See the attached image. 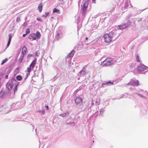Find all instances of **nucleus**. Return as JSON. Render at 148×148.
Masks as SVG:
<instances>
[{"label": "nucleus", "instance_id": "nucleus-5", "mask_svg": "<svg viewBox=\"0 0 148 148\" xmlns=\"http://www.w3.org/2000/svg\"><path fill=\"white\" fill-rule=\"evenodd\" d=\"M82 99L80 97H78L76 98L75 102L79 108H81L82 105Z\"/></svg>", "mask_w": 148, "mask_h": 148}, {"label": "nucleus", "instance_id": "nucleus-21", "mask_svg": "<svg viewBox=\"0 0 148 148\" xmlns=\"http://www.w3.org/2000/svg\"><path fill=\"white\" fill-rule=\"evenodd\" d=\"M16 79L18 81H21L22 79V77L20 75H18L16 77Z\"/></svg>", "mask_w": 148, "mask_h": 148}, {"label": "nucleus", "instance_id": "nucleus-2", "mask_svg": "<svg viewBox=\"0 0 148 148\" xmlns=\"http://www.w3.org/2000/svg\"><path fill=\"white\" fill-rule=\"evenodd\" d=\"M82 14L85 15L86 12L87 8L88 5V1H86V0H84L82 2Z\"/></svg>", "mask_w": 148, "mask_h": 148}, {"label": "nucleus", "instance_id": "nucleus-38", "mask_svg": "<svg viewBox=\"0 0 148 148\" xmlns=\"http://www.w3.org/2000/svg\"><path fill=\"white\" fill-rule=\"evenodd\" d=\"M77 23L78 24L79 23L80 21V17L79 16H78V17L77 18Z\"/></svg>", "mask_w": 148, "mask_h": 148}, {"label": "nucleus", "instance_id": "nucleus-12", "mask_svg": "<svg viewBox=\"0 0 148 148\" xmlns=\"http://www.w3.org/2000/svg\"><path fill=\"white\" fill-rule=\"evenodd\" d=\"M5 92L3 90V89H2L0 92V97L3 98L5 96Z\"/></svg>", "mask_w": 148, "mask_h": 148}, {"label": "nucleus", "instance_id": "nucleus-41", "mask_svg": "<svg viewBox=\"0 0 148 148\" xmlns=\"http://www.w3.org/2000/svg\"><path fill=\"white\" fill-rule=\"evenodd\" d=\"M60 33H57V34L56 36V38H57V39H58L59 38V36H60Z\"/></svg>", "mask_w": 148, "mask_h": 148}, {"label": "nucleus", "instance_id": "nucleus-26", "mask_svg": "<svg viewBox=\"0 0 148 148\" xmlns=\"http://www.w3.org/2000/svg\"><path fill=\"white\" fill-rule=\"evenodd\" d=\"M49 14V12H46L45 14L43 15L42 16L46 18Z\"/></svg>", "mask_w": 148, "mask_h": 148}, {"label": "nucleus", "instance_id": "nucleus-56", "mask_svg": "<svg viewBox=\"0 0 148 148\" xmlns=\"http://www.w3.org/2000/svg\"><path fill=\"white\" fill-rule=\"evenodd\" d=\"M35 77V76H34V75L32 77V78H33V77Z\"/></svg>", "mask_w": 148, "mask_h": 148}, {"label": "nucleus", "instance_id": "nucleus-44", "mask_svg": "<svg viewBox=\"0 0 148 148\" xmlns=\"http://www.w3.org/2000/svg\"><path fill=\"white\" fill-rule=\"evenodd\" d=\"M99 101H98V102L97 101L95 103H96V105H99Z\"/></svg>", "mask_w": 148, "mask_h": 148}, {"label": "nucleus", "instance_id": "nucleus-4", "mask_svg": "<svg viewBox=\"0 0 148 148\" xmlns=\"http://www.w3.org/2000/svg\"><path fill=\"white\" fill-rule=\"evenodd\" d=\"M108 34L110 36L112 37V39L114 40H116L118 37V35L117 34V32L116 30H113Z\"/></svg>", "mask_w": 148, "mask_h": 148}, {"label": "nucleus", "instance_id": "nucleus-25", "mask_svg": "<svg viewBox=\"0 0 148 148\" xmlns=\"http://www.w3.org/2000/svg\"><path fill=\"white\" fill-rule=\"evenodd\" d=\"M124 7H122V8H124V9H126L128 7V5L127 2H125V5H124Z\"/></svg>", "mask_w": 148, "mask_h": 148}, {"label": "nucleus", "instance_id": "nucleus-29", "mask_svg": "<svg viewBox=\"0 0 148 148\" xmlns=\"http://www.w3.org/2000/svg\"><path fill=\"white\" fill-rule=\"evenodd\" d=\"M6 71H7V73H6V74H9L10 73V72H11V71L10 69L9 68H7L6 69L5 72H6Z\"/></svg>", "mask_w": 148, "mask_h": 148}, {"label": "nucleus", "instance_id": "nucleus-50", "mask_svg": "<svg viewBox=\"0 0 148 148\" xmlns=\"http://www.w3.org/2000/svg\"><path fill=\"white\" fill-rule=\"evenodd\" d=\"M22 55L21 56H23V57H24V55H25L26 53H25V52H22Z\"/></svg>", "mask_w": 148, "mask_h": 148}, {"label": "nucleus", "instance_id": "nucleus-35", "mask_svg": "<svg viewBox=\"0 0 148 148\" xmlns=\"http://www.w3.org/2000/svg\"><path fill=\"white\" fill-rule=\"evenodd\" d=\"M31 67L30 66L29 67H28L27 68V72L28 73H30L31 72Z\"/></svg>", "mask_w": 148, "mask_h": 148}, {"label": "nucleus", "instance_id": "nucleus-16", "mask_svg": "<svg viewBox=\"0 0 148 148\" xmlns=\"http://www.w3.org/2000/svg\"><path fill=\"white\" fill-rule=\"evenodd\" d=\"M75 53L74 50H72L68 55V58L72 57Z\"/></svg>", "mask_w": 148, "mask_h": 148}, {"label": "nucleus", "instance_id": "nucleus-57", "mask_svg": "<svg viewBox=\"0 0 148 148\" xmlns=\"http://www.w3.org/2000/svg\"><path fill=\"white\" fill-rule=\"evenodd\" d=\"M93 104H94V103H93V102H92V105H93Z\"/></svg>", "mask_w": 148, "mask_h": 148}, {"label": "nucleus", "instance_id": "nucleus-17", "mask_svg": "<svg viewBox=\"0 0 148 148\" xmlns=\"http://www.w3.org/2000/svg\"><path fill=\"white\" fill-rule=\"evenodd\" d=\"M69 115V113L68 112H66L65 113L61 114L59 115L60 116H61L62 117H65Z\"/></svg>", "mask_w": 148, "mask_h": 148}, {"label": "nucleus", "instance_id": "nucleus-8", "mask_svg": "<svg viewBox=\"0 0 148 148\" xmlns=\"http://www.w3.org/2000/svg\"><path fill=\"white\" fill-rule=\"evenodd\" d=\"M87 72L85 68H83L82 70L80 71L78 73L79 75H84L86 74Z\"/></svg>", "mask_w": 148, "mask_h": 148}, {"label": "nucleus", "instance_id": "nucleus-9", "mask_svg": "<svg viewBox=\"0 0 148 148\" xmlns=\"http://www.w3.org/2000/svg\"><path fill=\"white\" fill-rule=\"evenodd\" d=\"M37 58H35L34 59V60L32 62V63L30 64V66L31 67L32 69H33V68L34 67L35 64L37 61Z\"/></svg>", "mask_w": 148, "mask_h": 148}, {"label": "nucleus", "instance_id": "nucleus-31", "mask_svg": "<svg viewBox=\"0 0 148 148\" xmlns=\"http://www.w3.org/2000/svg\"><path fill=\"white\" fill-rule=\"evenodd\" d=\"M37 112L40 113L41 114H44L45 113V111L44 110H39L38 111H37Z\"/></svg>", "mask_w": 148, "mask_h": 148}, {"label": "nucleus", "instance_id": "nucleus-47", "mask_svg": "<svg viewBox=\"0 0 148 148\" xmlns=\"http://www.w3.org/2000/svg\"><path fill=\"white\" fill-rule=\"evenodd\" d=\"M27 35V34H23V37H25Z\"/></svg>", "mask_w": 148, "mask_h": 148}, {"label": "nucleus", "instance_id": "nucleus-42", "mask_svg": "<svg viewBox=\"0 0 148 148\" xmlns=\"http://www.w3.org/2000/svg\"><path fill=\"white\" fill-rule=\"evenodd\" d=\"M10 43H11L10 42H8V43L7 44V45L6 46L7 48H8L9 46V45H10Z\"/></svg>", "mask_w": 148, "mask_h": 148}, {"label": "nucleus", "instance_id": "nucleus-7", "mask_svg": "<svg viewBox=\"0 0 148 148\" xmlns=\"http://www.w3.org/2000/svg\"><path fill=\"white\" fill-rule=\"evenodd\" d=\"M127 84L133 86H138L139 85V83L138 80H135L134 81H131L129 82Z\"/></svg>", "mask_w": 148, "mask_h": 148}, {"label": "nucleus", "instance_id": "nucleus-28", "mask_svg": "<svg viewBox=\"0 0 148 148\" xmlns=\"http://www.w3.org/2000/svg\"><path fill=\"white\" fill-rule=\"evenodd\" d=\"M59 12V10H58L56 8H55L54 9L53 13H58Z\"/></svg>", "mask_w": 148, "mask_h": 148}, {"label": "nucleus", "instance_id": "nucleus-19", "mask_svg": "<svg viewBox=\"0 0 148 148\" xmlns=\"http://www.w3.org/2000/svg\"><path fill=\"white\" fill-rule=\"evenodd\" d=\"M132 23L131 21L129 20H128L127 22L125 23V25L126 26V27H129L130 25Z\"/></svg>", "mask_w": 148, "mask_h": 148}, {"label": "nucleus", "instance_id": "nucleus-10", "mask_svg": "<svg viewBox=\"0 0 148 148\" xmlns=\"http://www.w3.org/2000/svg\"><path fill=\"white\" fill-rule=\"evenodd\" d=\"M35 34L33 33L30 34L28 36V38L31 40H36Z\"/></svg>", "mask_w": 148, "mask_h": 148}, {"label": "nucleus", "instance_id": "nucleus-55", "mask_svg": "<svg viewBox=\"0 0 148 148\" xmlns=\"http://www.w3.org/2000/svg\"><path fill=\"white\" fill-rule=\"evenodd\" d=\"M96 0H92V1H95Z\"/></svg>", "mask_w": 148, "mask_h": 148}, {"label": "nucleus", "instance_id": "nucleus-30", "mask_svg": "<svg viewBox=\"0 0 148 148\" xmlns=\"http://www.w3.org/2000/svg\"><path fill=\"white\" fill-rule=\"evenodd\" d=\"M8 60L7 58H5L2 61V63H1V64L3 65Z\"/></svg>", "mask_w": 148, "mask_h": 148}, {"label": "nucleus", "instance_id": "nucleus-6", "mask_svg": "<svg viewBox=\"0 0 148 148\" xmlns=\"http://www.w3.org/2000/svg\"><path fill=\"white\" fill-rule=\"evenodd\" d=\"M104 41L106 42H110L112 40V37L110 36L108 33L105 34L103 36Z\"/></svg>", "mask_w": 148, "mask_h": 148}, {"label": "nucleus", "instance_id": "nucleus-14", "mask_svg": "<svg viewBox=\"0 0 148 148\" xmlns=\"http://www.w3.org/2000/svg\"><path fill=\"white\" fill-rule=\"evenodd\" d=\"M35 36L36 38H37L38 39H39L41 37V34L38 31H37L36 32V34H35Z\"/></svg>", "mask_w": 148, "mask_h": 148}, {"label": "nucleus", "instance_id": "nucleus-11", "mask_svg": "<svg viewBox=\"0 0 148 148\" xmlns=\"http://www.w3.org/2000/svg\"><path fill=\"white\" fill-rule=\"evenodd\" d=\"M113 84V82H112L110 81H109L107 82L103 83L102 84V86L104 87L105 85L110 86L112 85Z\"/></svg>", "mask_w": 148, "mask_h": 148}, {"label": "nucleus", "instance_id": "nucleus-13", "mask_svg": "<svg viewBox=\"0 0 148 148\" xmlns=\"http://www.w3.org/2000/svg\"><path fill=\"white\" fill-rule=\"evenodd\" d=\"M6 87L8 89L11 90L13 87L12 85L10 83L8 82L6 84Z\"/></svg>", "mask_w": 148, "mask_h": 148}, {"label": "nucleus", "instance_id": "nucleus-18", "mask_svg": "<svg viewBox=\"0 0 148 148\" xmlns=\"http://www.w3.org/2000/svg\"><path fill=\"white\" fill-rule=\"evenodd\" d=\"M119 27V29H122L126 28V26L125 23L121 25H120L118 26Z\"/></svg>", "mask_w": 148, "mask_h": 148}, {"label": "nucleus", "instance_id": "nucleus-23", "mask_svg": "<svg viewBox=\"0 0 148 148\" xmlns=\"http://www.w3.org/2000/svg\"><path fill=\"white\" fill-rule=\"evenodd\" d=\"M19 82H18L17 84H16V85L15 87L14 88V93H15L16 91H17V86L19 84Z\"/></svg>", "mask_w": 148, "mask_h": 148}, {"label": "nucleus", "instance_id": "nucleus-37", "mask_svg": "<svg viewBox=\"0 0 148 148\" xmlns=\"http://www.w3.org/2000/svg\"><path fill=\"white\" fill-rule=\"evenodd\" d=\"M140 59V58L139 57V56H138V55H137V56L136 58V60L138 61L139 62H140V60H139Z\"/></svg>", "mask_w": 148, "mask_h": 148}, {"label": "nucleus", "instance_id": "nucleus-32", "mask_svg": "<svg viewBox=\"0 0 148 148\" xmlns=\"http://www.w3.org/2000/svg\"><path fill=\"white\" fill-rule=\"evenodd\" d=\"M136 94H137L138 96L140 97H141L143 98H146V97L145 96H144L143 95H142L141 94H140L139 93H136Z\"/></svg>", "mask_w": 148, "mask_h": 148}, {"label": "nucleus", "instance_id": "nucleus-58", "mask_svg": "<svg viewBox=\"0 0 148 148\" xmlns=\"http://www.w3.org/2000/svg\"><path fill=\"white\" fill-rule=\"evenodd\" d=\"M36 130H37V129H36Z\"/></svg>", "mask_w": 148, "mask_h": 148}, {"label": "nucleus", "instance_id": "nucleus-40", "mask_svg": "<svg viewBox=\"0 0 148 148\" xmlns=\"http://www.w3.org/2000/svg\"><path fill=\"white\" fill-rule=\"evenodd\" d=\"M36 19L37 21H40L41 22H42L43 21L40 18H37Z\"/></svg>", "mask_w": 148, "mask_h": 148}, {"label": "nucleus", "instance_id": "nucleus-51", "mask_svg": "<svg viewBox=\"0 0 148 148\" xmlns=\"http://www.w3.org/2000/svg\"><path fill=\"white\" fill-rule=\"evenodd\" d=\"M45 107L46 108L47 110H48L49 106H46Z\"/></svg>", "mask_w": 148, "mask_h": 148}, {"label": "nucleus", "instance_id": "nucleus-36", "mask_svg": "<svg viewBox=\"0 0 148 148\" xmlns=\"http://www.w3.org/2000/svg\"><path fill=\"white\" fill-rule=\"evenodd\" d=\"M23 56H22L21 55V56L19 59V61L20 62H21L23 60Z\"/></svg>", "mask_w": 148, "mask_h": 148}, {"label": "nucleus", "instance_id": "nucleus-53", "mask_svg": "<svg viewBox=\"0 0 148 148\" xmlns=\"http://www.w3.org/2000/svg\"><path fill=\"white\" fill-rule=\"evenodd\" d=\"M27 77H28V75H27V76L26 77L25 79V80H26V79L27 78Z\"/></svg>", "mask_w": 148, "mask_h": 148}, {"label": "nucleus", "instance_id": "nucleus-34", "mask_svg": "<svg viewBox=\"0 0 148 148\" xmlns=\"http://www.w3.org/2000/svg\"><path fill=\"white\" fill-rule=\"evenodd\" d=\"M30 30L29 28H28L26 30V34H28L30 33Z\"/></svg>", "mask_w": 148, "mask_h": 148}, {"label": "nucleus", "instance_id": "nucleus-49", "mask_svg": "<svg viewBox=\"0 0 148 148\" xmlns=\"http://www.w3.org/2000/svg\"><path fill=\"white\" fill-rule=\"evenodd\" d=\"M8 74L7 75H6L5 76V79H8Z\"/></svg>", "mask_w": 148, "mask_h": 148}, {"label": "nucleus", "instance_id": "nucleus-20", "mask_svg": "<svg viewBox=\"0 0 148 148\" xmlns=\"http://www.w3.org/2000/svg\"><path fill=\"white\" fill-rule=\"evenodd\" d=\"M10 90H9L8 89L7 90H6L5 92V95H8L10 96L11 95V92H10Z\"/></svg>", "mask_w": 148, "mask_h": 148}, {"label": "nucleus", "instance_id": "nucleus-45", "mask_svg": "<svg viewBox=\"0 0 148 148\" xmlns=\"http://www.w3.org/2000/svg\"><path fill=\"white\" fill-rule=\"evenodd\" d=\"M81 89V88H78L77 89L76 91H75V92H77L78 91H79Z\"/></svg>", "mask_w": 148, "mask_h": 148}, {"label": "nucleus", "instance_id": "nucleus-22", "mask_svg": "<svg viewBox=\"0 0 148 148\" xmlns=\"http://www.w3.org/2000/svg\"><path fill=\"white\" fill-rule=\"evenodd\" d=\"M27 48L25 46H24L22 49V52H25L26 53L27 51Z\"/></svg>", "mask_w": 148, "mask_h": 148}, {"label": "nucleus", "instance_id": "nucleus-39", "mask_svg": "<svg viewBox=\"0 0 148 148\" xmlns=\"http://www.w3.org/2000/svg\"><path fill=\"white\" fill-rule=\"evenodd\" d=\"M19 71V68H17L15 70V73H16V74L18 73Z\"/></svg>", "mask_w": 148, "mask_h": 148}, {"label": "nucleus", "instance_id": "nucleus-54", "mask_svg": "<svg viewBox=\"0 0 148 148\" xmlns=\"http://www.w3.org/2000/svg\"><path fill=\"white\" fill-rule=\"evenodd\" d=\"M88 39V38H86V40H87Z\"/></svg>", "mask_w": 148, "mask_h": 148}, {"label": "nucleus", "instance_id": "nucleus-43", "mask_svg": "<svg viewBox=\"0 0 148 148\" xmlns=\"http://www.w3.org/2000/svg\"><path fill=\"white\" fill-rule=\"evenodd\" d=\"M20 20V17L18 16L17 18V19H16V21L17 22V21H19Z\"/></svg>", "mask_w": 148, "mask_h": 148}, {"label": "nucleus", "instance_id": "nucleus-46", "mask_svg": "<svg viewBox=\"0 0 148 148\" xmlns=\"http://www.w3.org/2000/svg\"><path fill=\"white\" fill-rule=\"evenodd\" d=\"M32 54H29V55H28L27 56L28 57H32Z\"/></svg>", "mask_w": 148, "mask_h": 148}, {"label": "nucleus", "instance_id": "nucleus-24", "mask_svg": "<svg viewBox=\"0 0 148 148\" xmlns=\"http://www.w3.org/2000/svg\"><path fill=\"white\" fill-rule=\"evenodd\" d=\"M12 84H14L16 83L17 84L18 82L16 80L15 78H14L12 79Z\"/></svg>", "mask_w": 148, "mask_h": 148}, {"label": "nucleus", "instance_id": "nucleus-52", "mask_svg": "<svg viewBox=\"0 0 148 148\" xmlns=\"http://www.w3.org/2000/svg\"><path fill=\"white\" fill-rule=\"evenodd\" d=\"M35 55L36 56H39V55L36 52L35 53Z\"/></svg>", "mask_w": 148, "mask_h": 148}, {"label": "nucleus", "instance_id": "nucleus-59", "mask_svg": "<svg viewBox=\"0 0 148 148\" xmlns=\"http://www.w3.org/2000/svg\"><path fill=\"white\" fill-rule=\"evenodd\" d=\"M90 148H92L90 147Z\"/></svg>", "mask_w": 148, "mask_h": 148}, {"label": "nucleus", "instance_id": "nucleus-15", "mask_svg": "<svg viewBox=\"0 0 148 148\" xmlns=\"http://www.w3.org/2000/svg\"><path fill=\"white\" fill-rule=\"evenodd\" d=\"M42 3H40L38 5V8L39 11L40 12H41L42 10Z\"/></svg>", "mask_w": 148, "mask_h": 148}, {"label": "nucleus", "instance_id": "nucleus-33", "mask_svg": "<svg viewBox=\"0 0 148 148\" xmlns=\"http://www.w3.org/2000/svg\"><path fill=\"white\" fill-rule=\"evenodd\" d=\"M105 110H103L100 111V114L101 116H103L104 114V113L105 112Z\"/></svg>", "mask_w": 148, "mask_h": 148}, {"label": "nucleus", "instance_id": "nucleus-27", "mask_svg": "<svg viewBox=\"0 0 148 148\" xmlns=\"http://www.w3.org/2000/svg\"><path fill=\"white\" fill-rule=\"evenodd\" d=\"M9 38H8V42H11L12 36L11 34H9L8 36Z\"/></svg>", "mask_w": 148, "mask_h": 148}, {"label": "nucleus", "instance_id": "nucleus-3", "mask_svg": "<svg viewBox=\"0 0 148 148\" xmlns=\"http://www.w3.org/2000/svg\"><path fill=\"white\" fill-rule=\"evenodd\" d=\"M137 70L139 72L145 71V73L148 71V67L144 64H140L138 66L137 68Z\"/></svg>", "mask_w": 148, "mask_h": 148}, {"label": "nucleus", "instance_id": "nucleus-1", "mask_svg": "<svg viewBox=\"0 0 148 148\" xmlns=\"http://www.w3.org/2000/svg\"><path fill=\"white\" fill-rule=\"evenodd\" d=\"M116 60H114L112 58L106 59L101 62V65L104 66H109L112 64H114L116 62Z\"/></svg>", "mask_w": 148, "mask_h": 148}, {"label": "nucleus", "instance_id": "nucleus-48", "mask_svg": "<svg viewBox=\"0 0 148 148\" xmlns=\"http://www.w3.org/2000/svg\"><path fill=\"white\" fill-rule=\"evenodd\" d=\"M68 124H72V123H74V122H69V123H67Z\"/></svg>", "mask_w": 148, "mask_h": 148}]
</instances>
